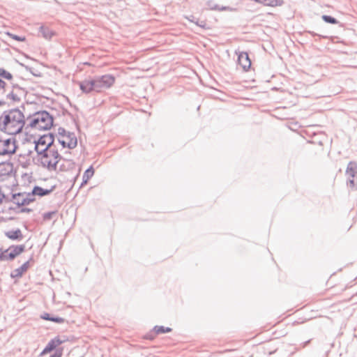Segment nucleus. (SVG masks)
Here are the masks:
<instances>
[{"label": "nucleus", "instance_id": "nucleus-10", "mask_svg": "<svg viewBox=\"0 0 357 357\" xmlns=\"http://www.w3.org/2000/svg\"><path fill=\"white\" fill-rule=\"evenodd\" d=\"M58 141L63 148L73 149L77 144L75 135H58Z\"/></svg>", "mask_w": 357, "mask_h": 357}, {"label": "nucleus", "instance_id": "nucleus-15", "mask_svg": "<svg viewBox=\"0 0 357 357\" xmlns=\"http://www.w3.org/2000/svg\"><path fill=\"white\" fill-rule=\"evenodd\" d=\"M13 172V164L10 162L0 163V177L10 176Z\"/></svg>", "mask_w": 357, "mask_h": 357}, {"label": "nucleus", "instance_id": "nucleus-25", "mask_svg": "<svg viewBox=\"0 0 357 357\" xmlns=\"http://www.w3.org/2000/svg\"><path fill=\"white\" fill-rule=\"evenodd\" d=\"M63 355V349H59L56 351L55 354L52 355L50 357H61Z\"/></svg>", "mask_w": 357, "mask_h": 357}, {"label": "nucleus", "instance_id": "nucleus-9", "mask_svg": "<svg viewBox=\"0 0 357 357\" xmlns=\"http://www.w3.org/2000/svg\"><path fill=\"white\" fill-rule=\"evenodd\" d=\"M54 142V135H40L36 142V150L37 152L46 151L52 149L50 147Z\"/></svg>", "mask_w": 357, "mask_h": 357}, {"label": "nucleus", "instance_id": "nucleus-22", "mask_svg": "<svg viewBox=\"0 0 357 357\" xmlns=\"http://www.w3.org/2000/svg\"><path fill=\"white\" fill-rule=\"evenodd\" d=\"M40 31L43 33V36L45 38L50 39L54 35V32L47 27L43 26V27H41Z\"/></svg>", "mask_w": 357, "mask_h": 357}, {"label": "nucleus", "instance_id": "nucleus-3", "mask_svg": "<svg viewBox=\"0 0 357 357\" xmlns=\"http://www.w3.org/2000/svg\"><path fill=\"white\" fill-rule=\"evenodd\" d=\"M60 159L61 157L57 151L54 149H50L40 155V162L43 167L47 169L55 170Z\"/></svg>", "mask_w": 357, "mask_h": 357}, {"label": "nucleus", "instance_id": "nucleus-17", "mask_svg": "<svg viewBox=\"0 0 357 357\" xmlns=\"http://www.w3.org/2000/svg\"><path fill=\"white\" fill-rule=\"evenodd\" d=\"M171 331H172V328L169 327H165L162 326H155L152 331L153 335L150 337L149 338L153 339L156 335H158L159 334L169 333Z\"/></svg>", "mask_w": 357, "mask_h": 357}, {"label": "nucleus", "instance_id": "nucleus-6", "mask_svg": "<svg viewBox=\"0 0 357 357\" xmlns=\"http://www.w3.org/2000/svg\"><path fill=\"white\" fill-rule=\"evenodd\" d=\"M56 187V181L54 179L49 180L47 183L40 186H36L33 189V195L40 197L50 195Z\"/></svg>", "mask_w": 357, "mask_h": 357}, {"label": "nucleus", "instance_id": "nucleus-19", "mask_svg": "<svg viewBox=\"0 0 357 357\" xmlns=\"http://www.w3.org/2000/svg\"><path fill=\"white\" fill-rule=\"evenodd\" d=\"M5 235L11 240H19L22 238V234L20 229L14 231H8L5 233Z\"/></svg>", "mask_w": 357, "mask_h": 357}, {"label": "nucleus", "instance_id": "nucleus-28", "mask_svg": "<svg viewBox=\"0 0 357 357\" xmlns=\"http://www.w3.org/2000/svg\"><path fill=\"white\" fill-rule=\"evenodd\" d=\"M3 72H4V70H1V69H0V75H2V74H3Z\"/></svg>", "mask_w": 357, "mask_h": 357}, {"label": "nucleus", "instance_id": "nucleus-23", "mask_svg": "<svg viewBox=\"0 0 357 357\" xmlns=\"http://www.w3.org/2000/svg\"><path fill=\"white\" fill-rule=\"evenodd\" d=\"M6 35H8L12 39L17 40V41L24 42L26 40V38L24 36H18L17 35L13 34L9 32H7Z\"/></svg>", "mask_w": 357, "mask_h": 357}, {"label": "nucleus", "instance_id": "nucleus-11", "mask_svg": "<svg viewBox=\"0 0 357 357\" xmlns=\"http://www.w3.org/2000/svg\"><path fill=\"white\" fill-rule=\"evenodd\" d=\"M31 199L26 193L14 195L12 199V204L17 207L26 206L30 204Z\"/></svg>", "mask_w": 357, "mask_h": 357}, {"label": "nucleus", "instance_id": "nucleus-21", "mask_svg": "<svg viewBox=\"0 0 357 357\" xmlns=\"http://www.w3.org/2000/svg\"><path fill=\"white\" fill-rule=\"evenodd\" d=\"M283 4L282 0H266L264 6L270 7L280 6Z\"/></svg>", "mask_w": 357, "mask_h": 357}, {"label": "nucleus", "instance_id": "nucleus-13", "mask_svg": "<svg viewBox=\"0 0 357 357\" xmlns=\"http://www.w3.org/2000/svg\"><path fill=\"white\" fill-rule=\"evenodd\" d=\"M238 61L239 65L244 70H248L251 66V61L246 52H241L238 54Z\"/></svg>", "mask_w": 357, "mask_h": 357}, {"label": "nucleus", "instance_id": "nucleus-26", "mask_svg": "<svg viewBox=\"0 0 357 357\" xmlns=\"http://www.w3.org/2000/svg\"><path fill=\"white\" fill-rule=\"evenodd\" d=\"M4 86H5V82L1 79H0V88H3Z\"/></svg>", "mask_w": 357, "mask_h": 357}, {"label": "nucleus", "instance_id": "nucleus-18", "mask_svg": "<svg viewBox=\"0 0 357 357\" xmlns=\"http://www.w3.org/2000/svg\"><path fill=\"white\" fill-rule=\"evenodd\" d=\"M40 318L43 320L53 321L57 324H63L65 321V319L62 317H51L49 313L45 312L40 315Z\"/></svg>", "mask_w": 357, "mask_h": 357}, {"label": "nucleus", "instance_id": "nucleus-24", "mask_svg": "<svg viewBox=\"0 0 357 357\" xmlns=\"http://www.w3.org/2000/svg\"><path fill=\"white\" fill-rule=\"evenodd\" d=\"M322 19L326 22H328V23H331V24H337V21L336 19H335L331 16H328V15H323Z\"/></svg>", "mask_w": 357, "mask_h": 357}, {"label": "nucleus", "instance_id": "nucleus-5", "mask_svg": "<svg viewBox=\"0 0 357 357\" xmlns=\"http://www.w3.org/2000/svg\"><path fill=\"white\" fill-rule=\"evenodd\" d=\"M25 250L24 245H17L10 246L8 249L0 254V260L9 261L14 259L16 257L22 254Z\"/></svg>", "mask_w": 357, "mask_h": 357}, {"label": "nucleus", "instance_id": "nucleus-27", "mask_svg": "<svg viewBox=\"0 0 357 357\" xmlns=\"http://www.w3.org/2000/svg\"><path fill=\"white\" fill-rule=\"evenodd\" d=\"M51 215L50 213L45 215V218H50Z\"/></svg>", "mask_w": 357, "mask_h": 357}, {"label": "nucleus", "instance_id": "nucleus-7", "mask_svg": "<svg viewBox=\"0 0 357 357\" xmlns=\"http://www.w3.org/2000/svg\"><path fill=\"white\" fill-rule=\"evenodd\" d=\"M93 80L96 91L100 92L104 89L110 88L115 82V77L111 75H105Z\"/></svg>", "mask_w": 357, "mask_h": 357}, {"label": "nucleus", "instance_id": "nucleus-16", "mask_svg": "<svg viewBox=\"0 0 357 357\" xmlns=\"http://www.w3.org/2000/svg\"><path fill=\"white\" fill-rule=\"evenodd\" d=\"M80 89L84 93L96 91L95 83L93 79H87L80 83Z\"/></svg>", "mask_w": 357, "mask_h": 357}, {"label": "nucleus", "instance_id": "nucleus-2", "mask_svg": "<svg viewBox=\"0 0 357 357\" xmlns=\"http://www.w3.org/2000/svg\"><path fill=\"white\" fill-rule=\"evenodd\" d=\"M28 121L26 128H30L33 130L45 131L53 126V118L45 111L36 112L29 116Z\"/></svg>", "mask_w": 357, "mask_h": 357}, {"label": "nucleus", "instance_id": "nucleus-29", "mask_svg": "<svg viewBox=\"0 0 357 357\" xmlns=\"http://www.w3.org/2000/svg\"><path fill=\"white\" fill-rule=\"evenodd\" d=\"M21 211H22V212H24V211H25V209L22 208V209L21 210Z\"/></svg>", "mask_w": 357, "mask_h": 357}, {"label": "nucleus", "instance_id": "nucleus-20", "mask_svg": "<svg viewBox=\"0 0 357 357\" xmlns=\"http://www.w3.org/2000/svg\"><path fill=\"white\" fill-rule=\"evenodd\" d=\"M94 169L93 167H90L88 169L85 171L83 175V181L82 185L86 184L93 177L94 175Z\"/></svg>", "mask_w": 357, "mask_h": 357}, {"label": "nucleus", "instance_id": "nucleus-4", "mask_svg": "<svg viewBox=\"0 0 357 357\" xmlns=\"http://www.w3.org/2000/svg\"><path fill=\"white\" fill-rule=\"evenodd\" d=\"M347 185L352 190L357 189V163L349 162L346 169Z\"/></svg>", "mask_w": 357, "mask_h": 357}, {"label": "nucleus", "instance_id": "nucleus-1", "mask_svg": "<svg viewBox=\"0 0 357 357\" xmlns=\"http://www.w3.org/2000/svg\"><path fill=\"white\" fill-rule=\"evenodd\" d=\"M24 126V116L23 113L14 109L4 113L0 117V132L6 134H18Z\"/></svg>", "mask_w": 357, "mask_h": 357}, {"label": "nucleus", "instance_id": "nucleus-8", "mask_svg": "<svg viewBox=\"0 0 357 357\" xmlns=\"http://www.w3.org/2000/svg\"><path fill=\"white\" fill-rule=\"evenodd\" d=\"M16 150L15 141L13 138L3 137L0 135V154H11Z\"/></svg>", "mask_w": 357, "mask_h": 357}, {"label": "nucleus", "instance_id": "nucleus-14", "mask_svg": "<svg viewBox=\"0 0 357 357\" xmlns=\"http://www.w3.org/2000/svg\"><path fill=\"white\" fill-rule=\"evenodd\" d=\"M29 268V262L26 261L20 267L13 270L10 273L12 278L19 279L28 271Z\"/></svg>", "mask_w": 357, "mask_h": 357}, {"label": "nucleus", "instance_id": "nucleus-12", "mask_svg": "<svg viewBox=\"0 0 357 357\" xmlns=\"http://www.w3.org/2000/svg\"><path fill=\"white\" fill-rule=\"evenodd\" d=\"M66 340H67L66 339L61 340L59 337H55L47 343L45 349L41 352V355L43 356L50 353Z\"/></svg>", "mask_w": 357, "mask_h": 357}]
</instances>
